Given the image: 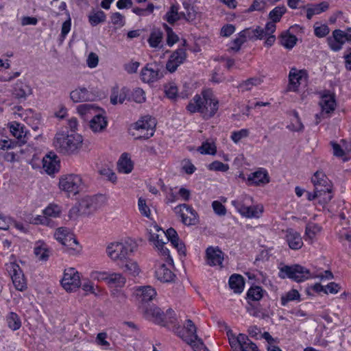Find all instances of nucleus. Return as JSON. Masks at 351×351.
<instances>
[{
	"label": "nucleus",
	"instance_id": "f257e3e1",
	"mask_svg": "<svg viewBox=\"0 0 351 351\" xmlns=\"http://www.w3.org/2000/svg\"><path fill=\"white\" fill-rule=\"evenodd\" d=\"M218 108L219 101L210 90H204L201 95H195L186 106L191 113L199 112L205 119L213 117Z\"/></svg>",
	"mask_w": 351,
	"mask_h": 351
},
{
	"label": "nucleus",
	"instance_id": "f03ea898",
	"mask_svg": "<svg viewBox=\"0 0 351 351\" xmlns=\"http://www.w3.org/2000/svg\"><path fill=\"white\" fill-rule=\"evenodd\" d=\"M82 136L79 134L58 132L53 139V145L60 153L64 154H74L82 147Z\"/></svg>",
	"mask_w": 351,
	"mask_h": 351
},
{
	"label": "nucleus",
	"instance_id": "7ed1b4c3",
	"mask_svg": "<svg viewBox=\"0 0 351 351\" xmlns=\"http://www.w3.org/2000/svg\"><path fill=\"white\" fill-rule=\"evenodd\" d=\"M101 196H86L83 197L77 205L72 207L69 213L70 218H76L78 216H88L93 213L101 206L99 199Z\"/></svg>",
	"mask_w": 351,
	"mask_h": 351
},
{
	"label": "nucleus",
	"instance_id": "20e7f679",
	"mask_svg": "<svg viewBox=\"0 0 351 351\" xmlns=\"http://www.w3.org/2000/svg\"><path fill=\"white\" fill-rule=\"evenodd\" d=\"M265 293H266V291L259 286H253L248 289L246 295L247 302L246 310L250 315L261 318L267 317L261 306L255 304L263 298Z\"/></svg>",
	"mask_w": 351,
	"mask_h": 351
},
{
	"label": "nucleus",
	"instance_id": "39448f33",
	"mask_svg": "<svg viewBox=\"0 0 351 351\" xmlns=\"http://www.w3.org/2000/svg\"><path fill=\"white\" fill-rule=\"evenodd\" d=\"M108 256L117 263V265L126 261L133 252V247L131 244L125 242H117L110 243L106 248Z\"/></svg>",
	"mask_w": 351,
	"mask_h": 351
},
{
	"label": "nucleus",
	"instance_id": "423d86ee",
	"mask_svg": "<svg viewBox=\"0 0 351 351\" xmlns=\"http://www.w3.org/2000/svg\"><path fill=\"white\" fill-rule=\"evenodd\" d=\"M279 276L281 278H288L297 282H303L311 277L308 269L300 265H284L280 268Z\"/></svg>",
	"mask_w": 351,
	"mask_h": 351
},
{
	"label": "nucleus",
	"instance_id": "0eeeda50",
	"mask_svg": "<svg viewBox=\"0 0 351 351\" xmlns=\"http://www.w3.org/2000/svg\"><path fill=\"white\" fill-rule=\"evenodd\" d=\"M84 183L80 175H63L59 180L60 190L69 193L76 195L83 189Z\"/></svg>",
	"mask_w": 351,
	"mask_h": 351
},
{
	"label": "nucleus",
	"instance_id": "6e6552de",
	"mask_svg": "<svg viewBox=\"0 0 351 351\" xmlns=\"http://www.w3.org/2000/svg\"><path fill=\"white\" fill-rule=\"evenodd\" d=\"M156 125L155 119L146 116L132 124L131 128L140 133L136 139H148L154 135Z\"/></svg>",
	"mask_w": 351,
	"mask_h": 351
},
{
	"label": "nucleus",
	"instance_id": "1a4fd4ad",
	"mask_svg": "<svg viewBox=\"0 0 351 351\" xmlns=\"http://www.w3.org/2000/svg\"><path fill=\"white\" fill-rule=\"evenodd\" d=\"M175 213L181 218L182 222L186 226H193L198 223L197 213L186 204H180L173 209Z\"/></svg>",
	"mask_w": 351,
	"mask_h": 351
},
{
	"label": "nucleus",
	"instance_id": "9d476101",
	"mask_svg": "<svg viewBox=\"0 0 351 351\" xmlns=\"http://www.w3.org/2000/svg\"><path fill=\"white\" fill-rule=\"evenodd\" d=\"M6 270L9 273L13 285L17 290L23 291L27 288L24 274L18 264L15 263L6 264Z\"/></svg>",
	"mask_w": 351,
	"mask_h": 351
},
{
	"label": "nucleus",
	"instance_id": "9b49d317",
	"mask_svg": "<svg viewBox=\"0 0 351 351\" xmlns=\"http://www.w3.org/2000/svg\"><path fill=\"white\" fill-rule=\"evenodd\" d=\"M61 284L67 291H75L81 285L80 274L73 267L66 269Z\"/></svg>",
	"mask_w": 351,
	"mask_h": 351
},
{
	"label": "nucleus",
	"instance_id": "f8f14e48",
	"mask_svg": "<svg viewBox=\"0 0 351 351\" xmlns=\"http://www.w3.org/2000/svg\"><path fill=\"white\" fill-rule=\"evenodd\" d=\"M307 73L306 70H298L296 68H291L289 74V84L287 91L297 92L302 81L306 80Z\"/></svg>",
	"mask_w": 351,
	"mask_h": 351
},
{
	"label": "nucleus",
	"instance_id": "ddd939ff",
	"mask_svg": "<svg viewBox=\"0 0 351 351\" xmlns=\"http://www.w3.org/2000/svg\"><path fill=\"white\" fill-rule=\"evenodd\" d=\"M134 294L140 308L141 306H147L146 304L156 297V291L151 286H141L135 289Z\"/></svg>",
	"mask_w": 351,
	"mask_h": 351
},
{
	"label": "nucleus",
	"instance_id": "4468645a",
	"mask_svg": "<svg viewBox=\"0 0 351 351\" xmlns=\"http://www.w3.org/2000/svg\"><path fill=\"white\" fill-rule=\"evenodd\" d=\"M163 75L156 64H147L141 72V79L145 83H153L162 77Z\"/></svg>",
	"mask_w": 351,
	"mask_h": 351
},
{
	"label": "nucleus",
	"instance_id": "2eb2a0df",
	"mask_svg": "<svg viewBox=\"0 0 351 351\" xmlns=\"http://www.w3.org/2000/svg\"><path fill=\"white\" fill-rule=\"evenodd\" d=\"M197 328L191 319H187L182 332H179L178 335L191 347L196 344L195 341L202 340L196 334Z\"/></svg>",
	"mask_w": 351,
	"mask_h": 351
},
{
	"label": "nucleus",
	"instance_id": "dca6fc26",
	"mask_svg": "<svg viewBox=\"0 0 351 351\" xmlns=\"http://www.w3.org/2000/svg\"><path fill=\"white\" fill-rule=\"evenodd\" d=\"M319 106L322 108L321 113L316 114V124H318L320 121V117L326 114H330L333 112L336 107V101L335 95L329 93H324L322 97L319 102Z\"/></svg>",
	"mask_w": 351,
	"mask_h": 351
},
{
	"label": "nucleus",
	"instance_id": "f3484780",
	"mask_svg": "<svg viewBox=\"0 0 351 351\" xmlns=\"http://www.w3.org/2000/svg\"><path fill=\"white\" fill-rule=\"evenodd\" d=\"M140 310L146 319L161 325L164 323L165 318L163 316H165V313L158 307L141 306Z\"/></svg>",
	"mask_w": 351,
	"mask_h": 351
},
{
	"label": "nucleus",
	"instance_id": "a211bd4d",
	"mask_svg": "<svg viewBox=\"0 0 351 351\" xmlns=\"http://www.w3.org/2000/svg\"><path fill=\"white\" fill-rule=\"evenodd\" d=\"M206 256L208 265L223 267L224 254L219 247H208L206 250Z\"/></svg>",
	"mask_w": 351,
	"mask_h": 351
},
{
	"label": "nucleus",
	"instance_id": "6ab92c4d",
	"mask_svg": "<svg viewBox=\"0 0 351 351\" xmlns=\"http://www.w3.org/2000/svg\"><path fill=\"white\" fill-rule=\"evenodd\" d=\"M346 41L345 32L339 29H335L332 33V36L327 38L328 45L330 49L334 51L341 50Z\"/></svg>",
	"mask_w": 351,
	"mask_h": 351
},
{
	"label": "nucleus",
	"instance_id": "aec40b11",
	"mask_svg": "<svg viewBox=\"0 0 351 351\" xmlns=\"http://www.w3.org/2000/svg\"><path fill=\"white\" fill-rule=\"evenodd\" d=\"M186 58V53L184 49H177L170 56L166 64V69L171 73L174 72L184 62Z\"/></svg>",
	"mask_w": 351,
	"mask_h": 351
},
{
	"label": "nucleus",
	"instance_id": "412c9836",
	"mask_svg": "<svg viewBox=\"0 0 351 351\" xmlns=\"http://www.w3.org/2000/svg\"><path fill=\"white\" fill-rule=\"evenodd\" d=\"M161 235L160 234L156 233H150L149 241H152L155 246L160 251L162 256H165V261L170 264H173V259L169 254V249L165 246L167 244V241H163V239L160 238Z\"/></svg>",
	"mask_w": 351,
	"mask_h": 351
},
{
	"label": "nucleus",
	"instance_id": "4be33fe9",
	"mask_svg": "<svg viewBox=\"0 0 351 351\" xmlns=\"http://www.w3.org/2000/svg\"><path fill=\"white\" fill-rule=\"evenodd\" d=\"M285 239L289 247L294 250L300 249L303 245L302 239L297 231L289 228L286 230Z\"/></svg>",
	"mask_w": 351,
	"mask_h": 351
},
{
	"label": "nucleus",
	"instance_id": "5701e85b",
	"mask_svg": "<svg viewBox=\"0 0 351 351\" xmlns=\"http://www.w3.org/2000/svg\"><path fill=\"white\" fill-rule=\"evenodd\" d=\"M10 131L12 134L18 139L20 145L25 144L27 142V132L25 130V127L16 121L10 124Z\"/></svg>",
	"mask_w": 351,
	"mask_h": 351
},
{
	"label": "nucleus",
	"instance_id": "b1692460",
	"mask_svg": "<svg viewBox=\"0 0 351 351\" xmlns=\"http://www.w3.org/2000/svg\"><path fill=\"white\" fill-rule=\"evenodd\" d=\"M43 168L49 175L53 174L59 171L60 161L56 155L53 154L45 156L43 159Z\"/></svg>",
	"mask_w": 351,
	"mask_h": 351
},
{
	"label": "nucleus",
	"instance_id": "393cba45",
	"mask_svg": "<svg viewBox=\"0 0 351 351\" xmlns=\"http://www.w3.org/2000/svg\"><path fill=\"white\" fill-rule=\"evenodd\" d=\"M107 125L106 117L101 114L94 115L89 122L90 128L95 133L104 132Z\"/></svg>",
	"mask_w": 351,
	"mask_h": 351
},
{
	"label": "nucleus",
	"instance_id": "a878e982",
	"mask_svg": "<svg viewBox=\"0 0 351 351\" xmlns=\"http://www.w3.org/2000/svg\"><path fill=\"white\" fill-rule=\"evenodd\" d=\"M311 181L314 185V188L317 189V192L320 189L321 186H324L328 189L332 188V183L327 178L326 174L322 171H317L311 178Z\"/></svg>",
	"mask_w": 351,
	"mask_h": 351
},
{
	"label": "nucleus",
	"instance_id": "bb28decb",
	"mask_svg": "<svg viewBox=\"0 0 351 351\" xmlns=\"http://www.w3.org/2000/svg\"><path fill=\"white\" fill-rule=\"evenodd\" d=\"M155 276L161 282H168L173 280L175 275L165 263L160 264L155 271Z\"/></svg>",
	"mask_w": 351,
	"mask_h": 351
},
{
	"label": "nucleus",
	"instance_id": "cd10ccee",
	"mask_svg": "<svg viewBox=\"0 0 351 351\" xmlns=\"http://www.w3.org/2000/svg\"><path fill=\"white\" fill-rule=\"evenodd\" d=\"M250 184H265L269 182L267 172L265 170H259L251 173L248 177Z\"/></svg>",
	"mask_w": 351,
	"mask_h": 351
},
{
	"label": "nucleus",
	"instance_id": "c85d7f7f",
	"mask_svg": "<svg viewBox=\"0 0 351 351\" xmlns=\"http://www.w3.org/2000/svg\"><path fill=\"white\" fill-rule=\"evenodd\" d=\"M117 168L119 172L123 173H129L132 171L133 162L128 154L123 153L121 154L117 162Z\"/></svg>",
	"mask_w": 351,
	"mask_h": 351
},
{
	"label": "nucleus",
	"instance_id": "c756f323",
	"mask_svg": "<svg viewBox=\"0 0 351 351\" xmlns=\"http://www.w3.org/2000/svg\"><path fill=\"white\" fill-rule=\"evenodd\" d=\"M70 98L75 103L84 102L90 99V94L86 88H79L70 93Z\"/></svg>",
	"mask_w": 351,
	"mask_h": 351
},
{
	"label": "nucleus",
	"instance_id": "7c9ffc66",
	"mask_svg": "<svg viewBox=\"0 0 351 351\" xmlns=\"http://www.w3.org/2000/svg\"><path fill=\"white\" fill-rule=\"evenodd\" d=\"M245 281L242 276L233 274L229 278V286L234 293H240L244 288Z\"/></svg>",
	"mask_w": 351,
	"mask_h": 351
},
{
	"label": "nucleus",
	"instance_id": "2f4dec72",
	"mask_svg": "<svg viewBox=\"0 0 351 351\" xmlns=\"http://www.w3.org/2000/svg\"><path fill=\"white\" fill-rule=\"evenodd\" d=\"M123 271L130 275L136 276L139 274L140 269L136 262L131 260L129 258L126 259V261H123L122 265H118Z\"/></svg>",
	"mask_w": 351,
	"mask_h": 351
},
{
	"label": "nucleus",
	"instance_id": "473e14b6",
	"mask_svg": "<svg viewBox=\"0 0 351 351\" xmlns=\"http://www.w3.org/2000/svg\"><path fill=\"white\" fill-rule=\"evenodd\" d=\"M252 198L248 195H242L235 200L232 201V206L237 209V210L241 215L243 211L247 210L246 207L249 204H252Z\"/></svg>",
	"mask_w": 351,
	"mask_h": 351
},
{
	"label": "nucleus",
	"instance_id": "72a5a7b5",
	"mask_svg": "<svg viewBox=\"0 0 351 351\" xmlns=\"http://www.w3.org/2000/svg\"><path fill=\"white\" fill-rule=\"evenodd\" d=\"M163 19L171 25H173L176 22L179 21V5L178 4H172L163 16Z\"/></svg>",
	"mask_w": 351,
	"mask_h": 351
},
{
	"label": "nucleus",
	"instance_id": "f704fd0d",
	"mask_svg": "<svg viewBox=\"0 0 351 351\" xmlns=\"http://www.w3.org/2000/svg\"><path fill=\"white\" fill-rule=\"evenodd\" d=\"M32 93L31 87L21 82H17L14 88L13 94L19 99L25 98Z\"/></svg>",
	"mask_w": 351,
	"mask_h": 351
},
{
	"label": "nucleus",
	"instance_id": "c9c22d12",
	"mask_svg": "<svg viewBox=\"0 0 351 351\" xmlns=\"http://www.w3.org/2000/svg\"><path fill=\"white\" fill-rule=\"evenodd\" d=\"M276 25L274 22H267L264 28L257 27L256 28V39H263L269 34H274L276 31Z\"/></svg>",
	"mask_w": 351,
	"mask_h": 351
},
{
	"label": "nucleus",
	"instance_id": "e433bc0d",
	"mask_svg": "<svg viewBox=\"0 0 351 351\" xmlns=\"http://www.w3.org/2000/svg\"><path fill=\"white\" fill-rule=\"evenodd\" d=\"M297 40L296 36L288 32H282L280 36V45L288 49H292L295 45Z\"/></svg>",
	"mask_w": 351,
	"mask_h": 351
},
{
	"label": "nucleus",
	"instance_id": "4c0bfd02",
	"mask_svg": "<svg viewBox=\"0 0 351 351\" xmlns=\"http://www.w3.org/2000/svg\"><path fill=\"white\" fill-rule=\"evenodd\" d=\"M320 187L321 188L319 189L318 192H317V189H315V188H314V191L318 195L319 203L324 205L328 204L333 197L332 188L328 189L324 186H321Z\"/></svg>",
	"mask_w": 351,
	"mask_h": 351
},
{
	"label": "nucleus",
	"instance_id": "58836bf2",
	"mask_svg": "<svg viewBox=\"0 0 351 351\" xmlns=\"http://www.w3.org/2000/svg\"><path fill=\"white\" fill-rule=\"evenodd\" d=\"M97 110V108L94 104H80L77 107V112L84 119H87L88 115H92Z\"/></svg>",
	"mask_w": 351,
	"mask_h": 351
},
{
	"label": "nucleus",
	"instance_id": "ea45409f",
	"mask_svg": "<svg viewBox=\"0 0 351 351\" xmlns=\"http://www.w3.org/2000/svg\"><path fill=\"white\" fill-rule=\"evenodd\" d=\"M329 7L328 3L326 1L313 5L308 8L306 11V17L311 19L314 15L319 14L328 10Z\"/></svg>",
	"mask_w": 351,
	"mask_h": 351
},
{
	"label": "nucleus",
	"instance_id": "a19ab883",
	"mask_svg": "<svg viewBox=\"0 0 351 351\" xmlns=\"http://www.w3.org/2000/svg\"><path fill=\"white\" fill-rule=\"evenodd\" d=\"M126 93L124 90H119L118 87H114L110 95V102L113 105L123 104L126 99Z\"/></svg>",
	"mask_w": 351,
	"mask_h": 351
},
{
	"label": "nucleus",
	"instance_id": "79ce46f5",
	"mask_svg": "<svg viewBox=\"0 0 351 351\" xmlns=\"http://www.w3.org/2000/svg\"><path fill=\"white\" fill-rule=\"evenodd\" d=\"M6 322L8 327L12 330H17L21 326V321L19 316L14 312H10L6 316Z\"/></svg>",
	"mask_w": 351,
	"mask_h": 351
},
{
	"label": "nucleus",
	"instance_id": "37998d69",
	"mask_svg": "<svg viewBox=\"0 0 351 351\" xmlns=\"http://www.w3.org/2000/svg\"><path fill=\"white\" fill-rule=\"evenodd\" d=\"M163 38V33L160 29H154L147 40L151 47H159Z\"/></svg>",
	"mask_w": 351,
	"mask_h": 351
},
{
	"label": "nucleus",
	"instance_id": "c03bdc74",
	"mask_svg": "<svg viewBox=\"0 0 351 351\" xmlns=\"http://www.w3.org/2000/svg\"><path fill=\"white\" fill-rule=\"evenodd\" d=\"M246 210H247L243 212L241 214L242 216L248 218H258L263 213V206H252L251 204H249L247 207H246Z\"/></svg>",
	"mask_w": 351,
	"mask_h": 351
},
{
	"label": "nucleus",
	"instance_id": "a18cd8bd",
	"mask_svg": "<svg viewBox=\"0 0 351 351\" xmlns=\"http://www.w3.org/2000/svg\"><path fill=\"white\" fill-rule=\"evenodd\" d=\"M34 254L40 261H45L49 257L50 250L45 244L41 243L34 248Z\"/></svg>",
	"mask_w": 351,
	"mask_h": 351
},
{
	"label": "nucleus",
	"instance_id": "49530a36",
	"mask_svg": "<svg viewBox=\"0 0 351 351\" xmlns=\"http://www.w3.org/2000/svg\"><path fill=\"white\" fill-rule=\"evenodd\" d=\"M106 16L102 10L91 12L88 16L89 23L92 26H96L98 24L106 21Z\"/></svg>",
	"mask_w": 351,
	"mask_h": 351
},
{
	"label": "nucleus",
	"instance_id": "de8ad7c7",
	"mask_svg": "<svg viewBox=\"0 0 351 351\" xmlns=\"http://www.w3.org/2000/svg\"><path fill=\"white\" fill-rule=\"evenodd\" d=\"M60 243L68 247L69 250H73L75 252H79L81 249V247L79 246L77 241L71 234L67 236V237H66L65 239L60 242Z\"/></svg>",
	"mask_w": 351,
	"mask_h": 351
},
{
	"label": "nucleus",
	"instance_id": "09e8293b",
	"mask_svg": "<svg viewBox=\"0 0 351 351\" xmlns=\"http://www.w3.org/2000/svg\"><path fill=\"white\" fill-rule=\"evenodd\" d=\"M281 304L286 306L288 302L298 300L300 301V294L296 289H291L285 294L282 295L280 298Z\"/></svg>",
	"mask_w": 351,
	"mask_h": 351
},
{
	"label": "nucleus",
	"instance_id": "8fccbe9b",
	"mask_svg": "<svg viewBox=\"0 0 351 351\" xmlns=\"http://www.w3.org/2000/svg\"><path fill=\"white\" fill-rule=\"evenodd\" d=\"M156 231H161L160 237H165L167 241H171V243L176 242L178 239H179L177 232L172 228H169L167 232H164L158 226H155Z\"/></svg>",
	"mask_w": 351,
	"mask_h": 351
},
{
	"label": "nucleus",
	"instance_id": "3c124183",
	"mask_svg": "<svg viewBox=\"0 0 351 351\" xmlns=\"http://www.w3.org/2000/svg\"><path fill=\"white\" fill-rule=\"evenodd\" d=\"M126 279L122 274L119 273H112L110 274L108 283L109 285H114L115 287H122L125 285Z\"/></svg>",
	"mask_w": 351,
	"mask_h": 351
},
{
	"label": "nucleus",
	"instance_id": "603ef678",
	"mask_svg": "<svg viewBox=\"0 0 351 351\" xmlns=\"http://www.w3.org/2000/svg\"><path fill=\"white\" fill-rule=\"evenodd\" d=\"M292 114L294 117V120L292 121L291 123L289 125L287 128L293 132H302L304 130V126L299 117L298 112L293 110Z\"/></svg>",
	"mask_w": 351,
	"mask_h": 351
},
{
	"label": "nucleus",
	"instance_id": "864d4df0",
	"mask_svg": "<svg viewBox=\"0 0 351 351\" xmlns=\"http://www.w3.org/2000/svg\"><path fill=\"white\" fill-rule=\"evenodd\" d=\"M247 339V335L244 334H239L237 337H232L229 338V343L232 348L234 351H239L242 343H244L243 340Z\"/></svg>",
	"mask_w": 351,
	"mask_h": 351
},
{
	"label": "nucleus",
	"instance_id": "5fc2aeb1",
	"mask_svg": "<svg viewBox=\"0 0 351 351\" xmlns=\"http://www.w3.org/2000/svg\"><path fill=\"white\" fill-rule=\"evenodd\" d=\"M285 6H277L269 12V18L271 19V22L276 24V22L280 21V18L286 12Z\"/></svg>",
	"mask_w": 351,
	"mask_h": 351
},
{
	"label": "nucleus",
	"instance_id": "6e6d98bb",
	"mask_svg": "<svg viewBox=\"0 0 351 351\" xmlns=\"http://www.w3.org/2000/svg\"><path fill=\"white\" fill-rule=\"evenodd\" d=\"M164 90L166 96L172 100H174L178 97V88L175 83L169 82L164 86Z\"/></svg>",
	"mask_w": 351,
	"mask_h": 351
},
{
	"label": "nucleus",
	"instance_id": "4d7b16f0",
	"mask_svg": "<svg viewBox=\"0 0 351 351\" xmlns=\"http://www.w3.org/2000/svg\"><path fill=\"white\" fill-rule=\"evenodd\" d=\"M198 151L203 154L215 155L217 152V148L214 143L206 141L198 148Z\"/></svg>",
	"mask_w": 351,
	"mask_h": 351
},
{
	"label": "nucleus",
	"instance_id": "13d9d810",
	"mask_svg": "<svg viewBox=\"0 0 351 351\" xmlns=\"http://www.w3.org/2000/svg\"><path fill=\"white\" fill-rule=\"evenodd\" d=\"M163 27L167 32V43L169 47H171L178 42V36L173 32L172 28L166 23L163 24Z\"/></svg>",
	"mask_w": 351,
	"mask_h": 351
},
{
	"label": "nucleus",
	"instance_id": "bf43d9fd",
	"mask_svg": "<svg viewBox=\"0 0 351 351\" xmlns=\"http://www.w3.org/2000/svg\"><path fill=\"white\" fill-rule=\"evenodd\" d=\"M60 207L56 204H49L43 210V214L49 217H58L60 216Z\"/></svg>",
	"mask_w": 351,
	"mask_h": 351
},
{
	"label": "nucleus",
	"instance_id": "052dcab7",
	"mask_svg": "<svg viewBox=\"0 0 351 351\" xmlns=\"http://www.w3.org/2000/svg\"><path fill=\"white\" fill-rule=\"evenodd\" d=\"M261 83V80L258 78H250L245 81H243L239 85V88L242 91L250 90L254 86H256Z\"/></svg>",
	"mask_w": 351,
	"mask_h": 351
},
{
	"label": "nucleus",
	"instance_id": "680f3d73",
	"mask_svg": "<svg viewBox=\"0 0 351 351\" xmlns=\"http://www.w3.org/2000/svg\"><path fill=\"white\" fill-rule=\"evenodd\" d=\"M132 99L138 104H142L145 101V91L140 88H135L131 95Z\"/></svg>",
	"mask_w": 351,
	"mask_h": 351
},
{
	"label": "nucleus",
	"instance_id": "e2e57ef3",
	"mask_svg": "<svg viewBox=\"0 0 351 351\" xmlns=\"http://www.w3.org/2000/svg\"><path fill=\"white\" fill-rule=\"evenodd\" d=\"M183 6L186 10L185 20L188 22H192L195 21L196 19L197 12L194 8L187 3H184Z\"/></svg>",
	"mask_w": 351,
	"mask_h": 351
},
{
	"label": "nucleus",
	"instance_id": "0e129e2a",
	"mask_svg": "<svg viewBox=\"0 0 351 351\" xmlns=\"http://www.w3.org/2000/svg\"><path fill=\"white\" fill-rule=\"evenodd\" d=\"M208 169L211 171L226 172L228 170L229 166L222 162L215 160L209 165Z\"/></svg>",
	"mask_w": 351,
	"mask_h": 351
},
{
	"label": "nucleus",
	"instance_id": "69168bd1",
	"mask_svg": "<svg viewBox=\"0 0 351 351\" xmlns=\"http://www.w3.org/2000/svg\"><path fill=\"white\" fill-rule=\"evenodd\" d=\"M330 32L329 27L327 25H320L314 26V33L317 37L323 38L328 35Z\"/></svg>",
	"mask_w": 351,
	"mask_h": 351
},
{
	"label": "nucleus",
	"instance_id": "338daca9",
	"mask_svg": "<svg viewBox=\"0 0 351 351\" xmlns=\"http://www.w3.org/2000/svg\"><path fill=\"white\" fill-rule=\"evenodd\" d=\"M239 351H259L257 346L253 343L247 336V339L243 340Z\"/></svg>",
	"mask_w": 351,
	"mask_h": 351
},
{
	"label": "nucleus",
	"instance_id": "774afa93",
	"mask_svg": "<svg viewBox=\"0 0 351 351\" xmlns=\"http://www.w3.org/2000/svg\"><path fill=\"white\" fill-rule=\"evenodd\" d=\"M249 135V131L247 129H242L239 131H235L232 133L231 138L235 143H239L242 138H246Z\"/></svg>",
	"mask_w": 351,
	"mask_h": 351
}]
</instances>
